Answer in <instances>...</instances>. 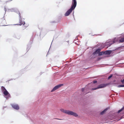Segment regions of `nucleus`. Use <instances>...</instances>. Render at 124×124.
Returning a JSON list of instances; mask_svg holds the SVG:
<instances>
[{"label": "nucleus", "instance_id": "obj_16", "mask_svg": "<svg viewBox=\"0 0 124 124\" xmlns=\"http://www.w3.org/2000/svg\"><path fill=\"white\" fill-rule=\"evenodd\" d=\"M121 81L122 83L123 84H124V79L121 80Z\"/></svg>", "mask_w": 124, "mask_h": 124}, {"label": "nucleus", "instance_id": "obj_5", "mask_svg": "<svg viewBox=\"0 0 124 124\" xmlns=\"http://www.w3.org/2000/svg\"><path fill=\"white\" fill-rule=\"evenodd\" d=\"M63 84H61L56 86L53 88V89L51 91V92H54V91L58 89L60 87L63 86Z\"/></svg>", "mask_w": 124, "mask_h": 124}, {"label": "nucleus", "instance_id": "obj_25", "mask_svg": "<svg viewBox=\"0 0 124 124\" xmlns=\"http://www.w3.org/2000/svg\"><path fill=\"white\" fill-rule=\"evenodd\" d=\"M25 24V22H24V24H23L24 25Z\"/></svg>", "mask_w": 124, "mask_h": 124}, {"label": "nucleus", "instance_id": "obj_4", "mask_svg": "<svg viewBox=\"0 0 124 124\" xmlns=\"http://www.w3.org/2000/svg\"><path fill=\"white\" fill-rule=\"evenodd\" d=\"M77 4V0H72V3L71 8L74 9L76 6Z\"/></svg>", "mask_w": 124, "mask_h": 124}, {"label": "nucleus", "instance_id": "obj_15", "mask_svg": "<svg viewBox=\"0 0 124 124\" xmlns=\"http://www.w3.org/2000/svg\"><path fill=\"white\" fill-rule=\"evenodd\" d=\"M112 76V75H110V76L108 78V79H110V78H111Z\"/></svg>", "mask_w": 124, "mask_h": 124}, {"label": "nucleus", "instance_id": "obj_1", "mask_svg": "<svg viewBox=\"0 0 124 124\" xmlns=\"http://www.w3.org/2000/svg\"><path fill=\"white\" fill-rule=\"evenodd\" d=\"M60 110L62 112L69 115H73L76 117L78 116V115L76 113L71 111L65 110L63 109H60Z\"/></svg>", "mask_w": 124, "mask_h": 124}, {"label": "nucleus", "instance_id": "obj_19", "mask_svg": "<svg viewBox=\"0 0 124 124\" xmlns=\"http://www.w3.org/2000/svg\"><path fill=\"white\" fill-rule=\"evenodd\" d=\"M85 90V89L84 88H83L82 89V92H83Z\"/></svg>", "mask_w": 124, "mask_h": 124}, {"label": "nucleus", "instance_id": "obj_22", "mask_svg": "<svg viewBox=\"0 0 124 124\" xmlns=\"http://www.w3.org/2000/svg\"><path fill=\"white\" fill-rule=\"evenodd\" d=\"M122 117H121V118L120 119H118L117 120V121H118L119 120H121V119H122Z\"/></svg>", "mask_w": 124, "mask_h": 124}, {"label": "nucleus", "instance_id": "obj_7", "mask_svg": "<svg viewBox=\"0 0 124 124\" xmlns=\"http://www.w3.org/2000/svg\"><path fill=\"white\" fill-rule=\"evenodd\" d=\"M12 106L13 108L15 109L18 110L19 109V106L17 104H12Z\"/></svg>", "mask_w": 124, "mask_h": 124}, {"label": "nucleus", "instance_id": "obj_12", "mask_svg": "<svg viewBox=\"0 0 124 124\" xmlns=\"http://www.w3.org/2000/svg\"><path fill=\"white\" fill-rule=\"evenodd\" d=\"M107 108H106L103 111L101 112L100 113L101 115H103V114L105 112H106V111L107 110Z\"/></svg>", "mask_w": 124, "mask_h": 124}, {"label": "nucleus", "instance_id": "obj_18", "mask_svg": "<svg viewBox=\"0 0 124 124\" xmlns=\"http://www.w3.org/2000/svg\"><path fill=\"white\" fill-rule=\"evenodd\" d=\"M97 82V81L96 80L94 81H93V83L94 84L95 83Z\"/></svg>", "mask_w": 124, "mask_h": 124}, {"label": "nucleus", "instance_id": "obj_21", "mask_svg": "<svg viewBox=\"0 0 124 124\" xmlns=\"http://www.w3.org/2000/svg\"><path fill=\"white\" fill-rule=\"evenodd\" d=\"M55 119H57V120H62V119H59V118H55Z\"/></svg>", "mask_w": 124, "mask_h": 124}, {"label": "nucleus", "instance_id": "obj_3", "mask_svg": "<svg viewBox=\"0 0 124 124\" xmlns=\"http://www.w3.org/2000/svg\"><path fill=\"white\" fill-rule=\"evenodd\" d=\"M107 85V84H101L98 85V86L96 88H93L92 89V90H94L106 87Z\"/></svg>", "mask_w": 124, "mask_h": 124}, {"label": "nucleus", "instance_id": "obj_9", "mask_svg": "<svg viewBox=\"0 0 124 124\" xmlns=\"http://www.w3.org/2000/svg\"><path fill=\"white\" fill-rule=\"evenodd\" d=\"M124 42V38H122L119 39V41L118 42L119 43H122Z\"/></svg>", "mask_w": 124, "mask_h": 124}, {"label": "nucleus", "instance_id": "obj_6", "mask_svg": "<svg viewBox=\"0 0 124 124\" xmlns=\"http://www.w3.org/2000/svg\"><path fill=\"white\" fill-rule=\"evenodd\" d=\"M74 9L71 8L70 9H69L66 13L65 15V16H68L70 15V14L72 12V10Z\"/></svg>", "mask_w": 124, "mask_h": 124}, {"label": "nucleus", "instance_id": "obj_13", "mask_svg": "<svg viewBox=\"0 0 124 124\" xmlns=\"http://www.w3.org/2000/svg\"><path fill=\"white\" fill-rule=\"evenodd\" d=\"M124 109V107H123L121 109H120L118 111V113H119L120 112H121L122 110H123Z\"/></svg>", "mask_w": 124, "mask_h": 124}, {"label": "nucleus", "instance_id": "obj_11", "mask_svg": "<svg viewBox=\"0 0 124 124\" xmlns=\"http://www.w3.org/2000/svg\"><path fill=\"white\" fill-rule=\"evenodd\" d=\"M104 54H105L104 52H103V51L101 52H100L99 53L98 55L99 56H100V55H103Z\"/></svg>", "mask_w": 124, "mask_h": 124}, {"label": "nucleus", "instance_id": "obj_2", "mask_svg": "<svg viewBox=\"0 0 124 124\" xmlns=\"http://www.w3.org/2000/svg\"><path fill=\"white\" fill-rule=\"evenodd\" d=\"M1 89L2 91L3 92V94L5 96L8 95V96L10 97V95L8 92L7 91L5 87L3 86H2L1 87Z\"/></svg>", "mask_w": 124, "mask_h": 124}, {"label": "nucleus", "instance_id": "obj_17", "mask_svg": "<svg viewBox=\"0 0 124 124\" xmlns=\"http://www.w3.org/2000/svg\"><path fill=\"white\" fill-rule=\"evenodd\" d=\"M2 22L6 23V21L5 19H3L2 20Z\"/></svg>", "mask_w": 124, "mask_h": 124}, {"label": "nucleus", "instance_id": "obj_10", "mask_svg": "<svg viewBox=\"0 0 124 124\" xmlns=\"http://www.w3.org/2000/svg\"><path fill=\"white\" fill-rule=\"evenodd\" d=\"M104 54H108V55L110 54L111 53L110 51V50H106L104 52Z\"/></svg>", "mask_w": 124, "mask_h": 124}, {"label": "nucleus", "instance_id": "obj_8", "mask_svg": "<svg viewBox=\"0 0 124 124\" xmlns=\"http://www.w3.org/2000/svg\"><path fill=\"white\" fill-rule=\"evenodd\" d=\"M101 50L100 48L97 49L93 53V54L94 55L98 53H99Z\"/></svg>", "mask_w": 124, "mask_h": 124}, {"label": "nucleus", "instance_id": "obj_20", "mask_svg": "<svg viewBox=\"0 0 124 124\" xmlns=\"http://www.w3.org/2000/svg\"><path fill=\"white\" fill-rule=\"evenodd\" d=\"M116 40L115 39V40L113 41V43H114L115 42H116Z\"/></svg>", "mask_w": 124, "mask_h": 124}, {"label": "nucleus", "instance_id": "obj_24", "mask_svg": "<svg viewBox=\"0 0 124 124\" xmlns=\"http://www.w3.org/2000/svg\"><path fill=\"white\" fill-rule=\"evenodd\" d=\"M112 44H109V46H110Z\"/></svg>", "mask_w": 124, "mask_h": 124}, {"label": "nucleus", "instance_id": "obj_23", "mask_svg": "<svg viewBox=\"0 0 124 124\" xmlns=\"http://www.w3.org/2000/svg\"><path fill=\"white\" fill-rule=\"evenodd\" d=\"M7 25H6V24H4L2 25V26H7Z\"/></svg>", "mask_w": 124, "mask_h": 124}, {"label": "nucleus", "instance_id": "obj_14", "mask_svg": "<svg viewBox=\"0 0 124 124\" xmlns=\"http://www.w3.org/2000/svg\"><path fill=\"white\" fill-rule=\"evenodd\" d=\"M117 87H124V85H118Z\"/></svg>", "mask_w": 124, "mask_h": 124}]
</instances>
